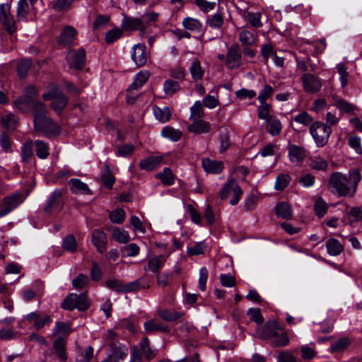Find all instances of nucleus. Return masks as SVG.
<instances>
[{"label": "nucleus", "mask_w": 362, "mask_h": 362, "mask_svg": "<svg viewBox=\"0 0 362 362\" xmlns=\"http://www.w3.org/2000/svg\"><path fill=\"white\" fill-rule=\"evenodd\" d=\"M361 180V175L356 168L349 171V177L341 173L334 172L329 178L327 187L330 192L340 197H352Z\"/></svg>", "instance_id": "nucleus-1"}, {"label": "nucleus", "mask_w": 362, "mask_h": 362, "mask_svg": "<svg viewBox=\"0 0 362 362\" xmlns=\"http://www.w3.org/2000/svg\"><path fill=\"white\" fill-rule=\"evenodd\" d=\"M38 95V90L34 86L25 88L23 95L13 101V107L24 113H29L35 100Z\"/></svg>", "instance_id": "nucleus-2"}, {"label": "nucleus", "mask_w": 362, "mask_h": 362, "mask_svg": "<svg viewBox=\"0 0 362 362\" xmlns=\"http://www.w3.org/2000/svg\"><path fill=\"white\" fill-rule=\"evenodd\" d=\"M309 131L317 147H323L327 144L332 132L330 127L319 121L313 122Z\"/></svg>", "instance_id": "nucleus-3"}, {"label": "nucleus", "mask_w": 362, "mask_h": 362, "mask_svg": "<svg viewBox=\"0 0 362 362\" xmlns=\"http://www.w3.org/2000/svg\"><path fill=\"white\" fill-rule=\"evenodd\" d=\"M242 195L243 190L238 185L235 179L228 180L220 191V197L223 200L233 196L232 199L230 200V204L233 206L238 203Z\"/></svg>", "instance_id": "nucleus-4"}, {"label": "nucleus", "mask_w": 362, "mask_h": 362, "mask_svg": "<svg viewBox=\"0 0 362 362\" xmlns=\"http://www.w3.org/2000/svg\"><path fill=\"white\" fill-rule=\"evenodd\" d=\"M225 64L230 70L238 69L242 65V52L238 45L234 44L228 48Z\"/></svg>", "instance_id": "nucleus-5"}, {"label": "nucleus", "mask_w": 362, "mask_h": 362, "mask_svg": "<svg viewBox=\"0 0 362 362\" xmlns=\"http://www.w3.org/2000/svg\"><path fill=\"white\" fill-rule=\"evenodd\" d=\"M109 358L112 362H120L124 361L128 355V347L119 341H112L108 344Z\"/></svg>", "instance_id": "nucleus-6"}, {"label": "nucleus", "mask_w": 362, "mask_h": 362, "mask_svg": "<svg viewBox=\"0 0 362 362\" xmlns=\"http://www.w3.org/2000/svg\"><path fill=\"white\" fill-rule=\"evenodd\" d=\"M0 22L9 34L16 31L14 19L11 15V6L8 4L0 5Z\"/></svg>", "instance_id": "nucleus-7"}, {"label": "nucleus", "mask_w": 362, "mask_h": 362, "mask_svg": "<svg viewBox=\"0 0 362 362\" xmlns=\"http://www.w3.org/2000/svg\"><path fill=\"white\" fill-rule=\"evenodd\" d=\"M303 90L308 93H315L320 91L322 88L321 81L310 73H305L300 77Z\"/></svg>", "instance_id": "nucleus-8"}, {"label": "nucleus", "mask_w": 362, "mask_h": 362, "mask_svg": "<svg viewBox=\"0 0 362 362\" xmlns=\"http://www.w3.org/2000/svg\"><path fill=\"white\" fill-rule=\"evenodd\" d=\"M35 129L43 132L47 136L57 135L60 132V127L52 119L46 117L34 125Z\"/></svg>", "instance_id": "nucleus-9"}, {"label": "nucleus", "mask_w": 362, "mask_h": 362, "mask_svg": "<svg viewBox=\"0 0 362 362\" xmlns=\"http://www.w3.org/2000/svg\"><path fill=\"white\" fill-rule=\"evenodd\" d=\"M21 194L19 193L13 194L11 196L4 197L1 208L0 209V218L9 214L22 202Z\"/></svg>", "instance_id": "nucleus-10"}, {"label": "nucleus", "mask_w": 362, "mask_h": 362, "mask_svg": "<svg viewBox=\"0 0 362 362\" xmlns=\"http://www.w3.org/2000/svg\"><path fill=\"white\" fill-rule=\"evenodd\" d=\"M63 193V190L59 189H56L51 193L44 207L46 213L51 214L61 209Z\"/></svg>", "instance_id": "nucleus-11"}, {"label": "nucleus", "mask_w": 362, "mask_h": 362, "mask_svg": "<svg viewBox=\"0 0 362 362\" xmlns=\"http://www.w3.org/2000/svg\"><path fill=\"white\" fill-rule=\"evenodd\" d=\"M66 61L71 68L81 69L86 62V52L83 49L71 50L66 56Z\"/></svg>", "instance_id": "nucleus-12"}, {"label": "nucleus", "mask_w": 362, "mask_h": 362, "mask_svg": "<svg viewBox=\"0 0 362 362\" xmlns=\"http://www.w3.org/2000/svg\"><path fill=\"white\" fill-rule=\"evenodd\" d=\"M149 54L146 52L144 45H135L132 50V59L134 62L137 67H140L146 64Z\"/></svg>", "instance_id": "nucleus-13"}, {"label": "nucleus", "mask_w": 362, "mask_h": 362, "mask_svg": "<svg viewBox=\"0 0 362 362\" xmlns=\"http://www.w3.org/2000/svg\"><path fill=\"white\" fill-rule=\"evenodd\" d=\"M145 23L141 18L124 16L122 19L121 27L126 31L140 30L141 33L145 32Z\"/></svg>", "instance_id": "nucleus-14"}, {"label": "nucleus", "mask_w": 362, "mask_h": 362, "mask_svg": "<svg viewBox=\"0 0 362 362\" xmlns=\"http://www.w3.org/2000/svg\"><path fill=\"white\" fill-rule=\"evenodd\" d=\"M287 148L288 158L292 163H301L307 156V151L303 146L289 144Z\"/></svg>", "instance_id": "nucleus-15"}, {"label": "nucleus", "mask_w": 362, "mask_h": 362, "mask_svg": "<svg viewBox=\"0 0 362 362\" xmlns=\"http://www.w3.org/2000/svg\"><path fill=\"white\" fill-rule=\"evenodd\" d=\"M269 341L273 347H283L289 344L290 339L288 333L279 325Z\"/></svg>", "instance_id": "nucleus-16"}, {"label": "nucleus", "mask_w": 362, "mask_h": 362, "mask_svg": "<svg viewBox=\"0 0 362 362\" xmlns=\"http://www.w3.org/2000/svg\"><path fill=\"white\" fill-rule=\"evenodd\" d=\"M279 325L276 321H268L256 329V337L262 339H267L273 336Z\"/></svg>", "instance_id": "nucleus-17"}, {"label": "nucleus", "mask_w": 362, "mask_h": 362, "mask_svg": "<svg viewBox=\"0 0 362 362\" xmlns=\"http://www.w3.org/2000/svg\"><path fill=\"white\" fill-rule=\"evenodd\" d=\"M91 240L98 252L103 253L106 251L107 244V235L102 230H93Z\"/></svg>", "instance_id": "nucleus-18"}, {"label": "nucleus", "mask_w": 362, "mask_h": 362, "mask_svg": "<svg viewBox=\"0 0 362 362\" xmlns=\"http://www.w3.org/2000/svg\"><path fill=\"white\" fill-rule=\"evenodd\" d=\"M144 328L146 333L155 332H169L170 327L157 318H151L144 323Z\"/></svg>", "instance_id": "nucleus-19"}, {"label": "nucleus", "mask_w": 362, "mask_h": 362, "mask_svg": "<svg viewBox=\"0 0 362 362\" xmlns=\"http://www.w3.org/2000/svg\"><path fill=\"white\" fill-rule=\"evenodd\" d=\"M25 320L33 323L36 329H40L44 326L49 325L52 322V319L49 315H45L42 316L35 312L28 314Z\"/></svg>", "instance_id": "nucleus-20"}, {"label": "nucleus", "mask_w": 362, "mask_h": 362, "mask_svg": "<svg viewBox=\"0 0 362 362\" xmlns=\"http://www.w3.org/2000/svg\"><path fill=\"white\" fill-rule=\"evenodd\" d=\"M76 34L77 31L74 27L65 26L58 38V42L60 45H68L74 41Z\"/></svg>", "instance_id": "nucleus-21"}, {"label": "nucleus", "mask_w": 362, "mask_h": 362, "mask_svg": "<svg viewBox=\"0 0 362 362\" xmlns=\"http://www.w3.org/2000/svg\"><path fill=\"white\" fill-rule=\"evenodd\" d=\"M151 280L146 278L142 277L134 281H132L127 284H124V293L132 292L138 291L141 288H147L151 286Z\"/></svg>", "instance_id": "nucleus-22"}, {"label": "nucleus", "mask_w": 362, "mask_h": 362, "mask_svg": "<svg viewBox=\"0 0 362 362\" xmlns=\"http://www.w3.org/2000/svg\"><path fill=\"white\" fill-rule=\"evenodd\" d=\"M70 190L74 194H92L88 185L77 178H71L69 182Z\"/></svg>", "instance_id": "nucleus-23"}, {"label": "nucleus", "mask_w": 362, "mask_h": 362, "mask_svg": "<svg viewBox=\"0 0 362 362\" xmlns=\"http://www.w3.org/2000/svg\"><path fill=\"white\" fill-rule=\"evenodd\" d=\"M188 131L196 134L207 133L210 131L211 127L208 122L201 119H194L193 122L188 126Z\"/></svg>", "instance_id": "nucleus-24"}, {"label": "nucleus", "mask_w": 362, "mask_h": 362, "mask_svg": "<svg viewBox=\"0 0 362 362\" xmlns=\"http://www.w3.org/2000/svg\"><path fill=\"white\" fill-rule=\"evenodd\" d=\"M202 167L208 173L218 174L223 168V163L221 161L204 158L202 160Z\"/></svg>", "instance_id": "nucleus-25"}, {"label": "nucleus", "mask_w": 362, "mask_h": 362, "mask_svg": "<svg viewBox=\"0 0 362 362\" xmlns=\"http://www.w3.org/2000/svg\"><path fill=\"white\" fill-rule=\"evenodd\" d=\"M163 160V156H149L141 160L139 166L142 170L150 171L158 166L162 163Z\"/></svg>", "instance_id": "nucleus-26"}, {"label": "nucleus", "mask_w": 362, "mask_h": 362, "mask_svg": "<svg viewBox=\"0 0 362 362\" xmlns=\"http://www.w3.org/2000/svg\"><path fill=\"white\" fill-rule=\"evenodd\" d=\"M266 122L265 128L271 136H275L281 134L282 130V124L279 119L276 116L270 117L269 119Z\"/></svg>", "instance_id": "nucleus-27"}, {"label": "nucleus", "mask_w": 362, "mask_h": 362, "mask_svg": "<svg viewBox=\"0 0 362 362\" xmlns=\"http://www.w3.org/2000/svg\"><path fill=\"white\" fill-rule=\"evenodd\" d=\"M31 112L35 116L34 125H35L37 122H40L42 119L46 117V107L41 101L37 100V98L33 103Z\"/></svg>", "instance_id": "nucleus-28"}, {"label": "nucleus", "mask_w": 362, "mask_h": 362, "mask_svg": "<svg viewBox=\"0 0 362 362\" xmlns=\"http://www.w3.org/2000/svg\"><path fill=\"white\" fill-rule=\"evenodd\" d=\"M308 165L313 170L325 172L328 169L329 163L322 156H315L310 158Z\"/></svg>", "instance_id": "nucleus-29"}, {"label": "nucleus", "mask_w": 362, "mask_h": 362, "mask_svg": "<svg viewBox=\"0 0 362 362\" xmlns=\"http://www.w3.org/2000/svg\"><path fill=\"white\" fill-rule=\"evenodd\" d=\"M192 78L194 81L202 79L204 74V69L201 65L200 61L197 58H194L189 68Z\"/></svg>", "instance_id": "nucleus-30"}, {"label": "nucleus", "mask_w": 362, "mask_h": 362, "mask_svg": "<svg viewBox=\"0 0 362 362\" xmlns=\"http://www.w3.org/2000/svg\"><path fill=\"white\" fill-rule=\"evenodd\" d=\"M72 332L71 324L69 322H57L52 336L62 337L63 339Z\"/></svg>", "instance_id": "nucleus-31"}, {"label": "nucleus", "mask_w": 362, "mask_h": 362, "mask_svg": "<svg viewBox=\"0 0 362 362\" xmlns=\"http://www.w3.org/2000/svg\"><path fill=\"white\" fill-rule=\"evenodd\" d=\"M166 258L163 255H158L148 259L147 267L144 269H148L153 273H157L163 267Z\"/></svg>", "instance_id": "nucleus-32"}, {"label": "nucleus", "mask_w": 362, "mask_h": 362, "mask_svg": "<svg viewBox=\"0 0 362 362\" xmlns=\"http://www.w3.org/2000/svg\"><path fill=\"white\" fill-rule=\"evenodd\" d=\"M327 253L332 256H337L344 250V246L337 239L329 238L326 243Z\"/></svg>", "instance_id": "nucleus-33"}, {"label": "nucleus", "mask_w": 362, "mask_h": 362, "mask_svg": "<svg viewBox=\"0 0 362 362\" xmlns=\"http://www.w3.org/2000/svg\"><path fill=\"white\" fill-rule=\"evenodd\" d=\"M149 73L146 71H139L135 76L134 82L129 86L127 90H138L141 88L149 78Z\"/></svg>", "instance_id": "nucleus-34"}, {"label": "nucleus", "mask_w": 362, "mask_h": 362, "mask_svg": "<svg viewBox=\"0 0 362 362\" xmlns=\"http://www.w3.org/2000/svg\"><path fill=\"white\" fill-rule=\"evenodd\" d=\"M153 112L156 118L160 122H166L169 121L171 117V111L167 106L160 107L155 105L153 107Z\"/></svg>", "instance_id": "nucleus-35"}, {"label": "nucleus", "mask_w": 362, "mask_h": 362, "mask_svg": "<svg viewBox=\"0 0 362 362\" xmlns=\"http://www.w3.org/2000/svg\"><path fill=\"white\" fill-rule=\"evenodd\" d=\"M161 136L172 141H177L182 136V133L179 129H176L172 127L167 126L163 128Z\"/></svg>", "instance_id": "nucleus-36"}, {"label": "nucleus", "mask_w": 362, "mask_h": 362, "mask_svg": "<svg viewBox=\"0 0 362 362\" xmlns=\"http://www.w3.org/2000/svg\"><path fill=\"white\" fill-rule=\"evenodd\" d=\"M276 214L281 218H291L293 212L291 205L286 202L279 203L276 206Z\"/></svg>", "instance_id": "nucleus-37"}, {"label": "nucleus", "mask_w": 362, "mask_h": 362, "mask_svg": "<svg viewBox=\"0 0 362 362\" xmlns=\"http://www.w3.org/2000/svg\"><path fill=\"white\" fill-rule=\"evenodd\" d=\"M124 34V30L122 28L115 27L114 28L109 30L105 36V42L106 44L110 45L114 43L115 41L120 39Z\"/></svg>", "instance_id": "nucleus-38"}, {"label": "nucleus", "mask_w": 362, "mask_h": 362, "mask_svg": "<svg viewBox=\"0 0 362 362\" xmlns=\"http://www.w3.org/2000/svg\"><path fill=\"white\" fill-rule=\"evenodd\" d=\"M157 314L166 322L175 321L183 315L182 313L171 311L167 309H159L157 310Z\"/></svg>", "instance_id": "nucleus-39"}, {"label": "nucleus", "mask_w": 362, "mask_h": 362, "mask_svg": "<svg viewBox=\"0 0 362 362\" xmlns=\"http://www.w3.org/2000/svg\"><path fill=\"white\" fill-rule=\"evenodd\" d=\"M94 349L92 346H88L85 349H78L77 356H76V362H89L93 356Z\"/></svg>", "instance_id": "nucleus-40"}, {"label": "nucleus", "mask_w": 362, "mask_h": 362, "mask_svg": "<svg viewBox=\"0 0 362 362\" xmlns=\"http://www.w3.org/2000/svg\"><path fill=\"white\" fill-rule=\"evenodd\" d=\"M35 146L36 156L40 159H46L49 156V152L47 143L41 140H36L35 141Z\"/></svg>", "instance_id": "nucleus-41"}, {"label": "nucleus", "mask_w": 362, "mask_h": 362, "mask_svg": "<svg viewBox=\"0 0 362 362\" xmlns=\"http://www.w3.org/2000/svg\"><path fill=\"white\" fill-rule=\"evenodd\" d=\"M1 124L6 129L13 130L18 124V119L14 114L10 112L1 117Z\"/></svg>", "instance_id": "nucleus-42"}, {"label": "nucleus", "mask_w": 362, "mask_h": 362, "mask_svg": "<svg viewBox=\"0 0 362 362\" xmlns=\"http://www.w3.org/2000/svg\"><path fill=\"white\" fill-rule=\"evenodd\" d=\"M182 25L187 30L194 32H200L202 28V24L197 19L187 17L182 21Z\"/></svg>", "instance_id": "nucleus-43"}, {"label": "nucleus", "mask_w": 362, "mask_h": 362, "mask_svg": "<svg viewBox=\"0 0 362 362\" xmlns=\"http://www.w3.org/2000/svg\"><path fill=\"white\" fill-rule=\"evenodd\" d=\"M156 177L165 185H172L175 182L174 175L169 168H165L163 171L156 174Z\"/></svg>", "instance_id": "nucleus-44"}, {"label": "nucleus", "mask_w": 362, "mask_h": 362, "mask_svg": "<svg viewBox=\"0 0 362 362\" xmlns=\"http://www.w3.org/2000/svg\"><path fill=\"white\" fill-rule=\"evenodd\" d=\"M53 346L58 357L64 361H66L67 356L65 353L64 339L62 337H57L54 341Z\"/></svg>", "instance_id": "nucleus-45"}, {"label": "nucleus", "mask_w": 362, "mask_h": 362, "mask_svg": "<svg viewBox=\"0 0 362 362\" xmlns=\"http://www.w3.org/2000/svg\"><path fill=\"white\" fill-rule=\"evenodd\" d=\"M239 40L246 46L255 45L257 41V37L247 30H243L239 33Z\"/></svg>", "instance_id": "nucleus-46"}, {"label": "nucleus", "mask_w": 362, "mask_h": 362, "mask_svg": "<svg viewBox=\"0 0 362 362\" xmlns=\"http://www.w3.org/2000/svg\"><path fill=\"white\" fill-rule=\"evenodd\" d=\"M33 144L31 140H28L21 147V158L23 163H28L33 156Z\"/></svg>", "instance_id": "nucleus-47"}, {"label": "nucleus", "mask_w": 362, "mask_h": 362, "mask_svg": "<svg viewBox=\"0 0 362 362\" xmlns=\"http://www.w3.org/2000/svg\"><path fill=\"white\" fill-rule=\"evenodd\" d=\"M47 89V92L42 95V98L45 100L56 99L58 97H61L64 95L59 88L55 84L49 85Z\"/></svg>", "instance_id": "nucleus-48"}, {"label": "nucleus", "mask_w": 362, "mask_h": 362, "mask_svg": "<svg viewBox=\"0 0 362 362\" xmlns=\"http://www.w3.org/2000/svg\"><path fill=\"white\" fill-rule=\"evenodd\" d=\"M351 344V339L348 337H343L332 343L330 346L332 353L340 352L345 350Z\"/></svg>", "instance_id": "nucleus-49"}, {"label": "nucleus", "mask_w": 362, "mask_h": 362, "mask_svg": "<svg viewBox=\"0 0 362 362\" xmlns=\"http://www.w3.org/2000/svg\"><path fill=\"white\" fill-rule=\"evenodd\" d=\"M140 348L147 360H151L156 356V352L153 351L149 346V340L148 337H144L140 341Z\"/></svg>", "instance_id": "nucleus-50"}, {"label": "nucleus", "mask_w": 362, "mask_h": 362, "mask_svg": "<svg viewBox=\"0 0 362 362\" xmlns=\"http://www.w3.org/2000/svg\"><path fill=\"white\" fill-rule=\"evenodd\" d=\"M112 236L115 240L120 243H127L130 240L129 233L127 230L119 228L113 230Z\"/></svg>", "instance_id": "nucleus-51"}, {"label": "nucleus", "mask_w": 362, "mask_h": 362, "mask_svg": "<svg viewBox=\"0 0 362 362\" xmlns=\"http://www.w3.org/2000/svg\"><path fill=\"white\" fill-rule=\"evenodd\" d=\"M271 105L267 103H259V105L257 108V115L258 117L261 119H264L267 121L269 119L270 117H274V115H271Z\"/></svg>", "instance_id": "nucleus-52"}, {"label": "nucleus", "mask_w": 362, "mask_h": 362, "mask_svg": "<svg viewBox=\"0 0 362 362\" xmlns=\"http://www.w3.org/2000/svg\"><path fill=\"white\" fill-rule=\"evenodd\" d=\"M190 119H201L204 116V110L203 104L199 100H197L190 107Z\"/></svg>", "instance_id": "nucleus-53"}, {"label": "nucleus", "mask_w": 362, "mask_h": 362, "mask_svg": "<svg viewBox=\"0 0 362 362\" xmlns=\"http://www.w3.org/2000/svg\"><path fill=\"white\" fill-rule=\"evenodd\" d=\"M180 89V86L177 81L168 79L163 83V90L166 95H173Z\"/></svg>", "instance_id": "nucleus-54"}, {"label": "nucleus", "mask_w": 362, "mask_h": 362, "mask_svg": "<svg viewBox=\"0 0 362 362\" xmlns=\"http://www.w3.org/2000/svg\"><path fill=\"white\" fill-rule=\"evenodd\" d=\"M291 178L288 174H281L276 177L274 188L276 190L282 191L288 187Z\"/></svg>", "instance_id": "nucleus-55"}, {"label": "nucleus", "mask_w": 362, "mask_h": 362, "mask_svg": "<svg viewBox=\"0 0 362 362\" xmlns=\"http://www.w3.org/2000/svg\"><path fill=\"white\" fill-rule=\"evenodd\" d=\"M52 100L51 106L58 113H61L68 103V98L65 95Z\"/></svg>", "instance_id": "nucleus-56"}, {"label": "nucleus", "mask_w": 362, "mask_h": 362, "mask_svg": "<svg viewBox=\"0 0 362 362\" xmlns=\"http://www.w3.org/2000/svg\"><path fill=\"white\" fill-rule=\"evenodd\" d=\"M206 247L205 242L201 241L196 243L194 246L187 247V253L190 256L202 255L205 252Z\"/></svg>", "instance_id": "nucleus-57"}, {"label": "nucleus", "mask_w": 362, "mask_h": 362, "mask_svg": "<svg viewBox=\"0 0 362 362\" xmlns=\"http://www.w3.org/2000/svg\"><path fill=\"white\" fill-rule=\"evenodd\" d=\"M31 65L32 61L29 59H23L18 62L17 70L21 78H24L27 76Z\"/></svg>", "instance_id": "nucleus-58"}, {"label": "nucleus", "mask_w": 362, "mask_h": 362, "mask_svg": "<svg viewBox=\"0 0 362 362\" xmlns=\"http://www.w3.org/2000/svg\"><path fill=\"white\" fill-rule=\"evenodd\" d=\"M158 16L159 13L154 11L146 12L141 16V18L145 23V31L146 30L148 26L156 23L158 21Z\"/></svg>", "instance_id": "nucleus-59"}, {"label": "nucleus", "mask_w": 362, "mask_h": 362, "mask_svg": "<svg viewBox=\"0 0 362 362\" xmlns=\"http://www.w3.org/2000/svg\"><path fill=\"white\" fill-rule=\"evenodd\" d=\"M293 120L296 122L303 124L305 127H310V125L313 123V117L307 112H303L300 114H298L294 117Z\"/></svg>", "instance_id": "nucleus-60"}, {"label": "nucleus", "mask_w": 362, "mask_h": 362, "mask_svg": "<svg viewBox=\"0 0 362 362\" xmlns=\"http://www.w3.org/2000/svg\"><path fill=\"white\" fill-rule=\"evenodd\" d=\"M62 247L65 250L74 252L77 247L75 237L73 235L66 236L63 240Z\"/></svg>", "instance_id": "nucleus-61"}, {"label": "nucleus", "mask_w": 362, "mask_h": 362, "mask_svg": "<svg viewBox=\"0 0 362 362\" xmlns=\"http://www.w3.org/2000/svg\"><path fill=\"white\" fill-rule=\"evenodd\" d=\"M125 211L122 209H117L111 211L109 214L110 221L114 223H122L125 219Z\"/></svg>", "instance_id": "nucleus-62"}, {"label": "nucleus", "mask_w": 362, "mask_h": 362, "mask_svg": "<svg viewBox=\"0 0 362 362\" xmlns=\"http://www.w3.org/2000/svg\"><path fill=\"white\" fill-rule=\"evenodd\" d=\"M89 283L88 277L83 274H78L75 279L72 280V286L76 289H82L86 287Z\"/></svg>", "instance_id": "nucleus-63"}, {"label": "nucleus", "mask_w": 362, "mask_h": 362, "mask_svg": "<svg viewBox=\"0 0 362 362\" xmlns=\"http://www.w3.org/2000/svg\"><path fill=\"white\" fill-rule=\"evenodd\" d=\"M314 210L316 215L321 218L325 216L327 211V204L326 202L322 199L318 198L315 203Z\"/></svg>", "instance_id": "nucleus-64"}]
</instances>
